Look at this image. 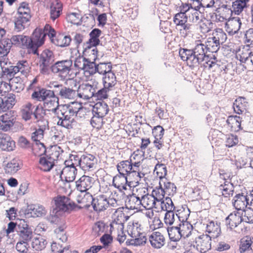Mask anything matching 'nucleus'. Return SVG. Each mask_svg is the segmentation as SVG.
Returning a JSON list of instances; mask_svg holds the SVG:
<instances>
[{"instance_id": "42", "label": "nucleus", "mask_w": 253, "mask_h": 253, "mask_svg": "<svg viewBox=\"0 0 253 253\" xmlns=\"http://www.w3.org/2000/svg\"><path fill=\"white\" fill-rule=\"evenodd\" d=\"M167 231L169 239L172 241H178L182 237L179 225L168 227Z\"/></svg>"}, {"instance_id": "28", "label": "nucleus", "mask_w": 253, "mask_h": 253, "mask_svg": "<svg viewBox=\"0 0 253 253\" xmlns=\"http://www.w3.org/2000/svg\"><path fill=\"white\" fill-rule=\"evenodd\" d=\"M15 142L5 133H0V148L4 151H11L15 147Z\"/></svg>"}, {"instance_id": "56", "label": "nucleus", "mask_w": 253, "mask_h": 253, "mask_svg": "<svg viewBox=\"0 0 253 253\" xmlns=\"http://www.w3.org/2000/svg\"><path fill=\"white\" fill-rule=\"evenodd\" d=\"M104 117L98 114H92V117L90 121V125L94 128H100L103 124Z\"/></svg>"}, {"instance_id": "55", "label": "nucleus", "mask_w": 253, "mask_h": 253, "mask_svg": "<svg viewBox=\"0 0 253 253\" xmlns=\"http://www.w3.org/2000/svg\"><path fill=\"white\" fill-rule=\"evenodd\" d=\"M154 172H156L157 175L162 179L167 174V167L164 164L158 163L155 167Z\"/></svg>"}, {"instance_id": "45", "label": "nucleus", "mask_w": 253, "mask_h": 253, "mask_svg": "<svg viewBox=\"0 0 253 253\" xmlns=\"http://www.w3.org/2000/svg\"><path fill=\"white\" fill-rule=\"evenodd\" d=\"M163 180L159 183V186L156 187L152 192L151 195L155 200V202H161L164 198L166 194L165 190L162 187Z\"/></svg>"}, {"instance_id": "60", "label": "nucleus", "mask_w": 253, "mask_h": 253, "mask_svg": "<svg viewBox=\"0 0 253 253\" xmlns=\"http://www.w3.org/2000/svg\"><path fill=\"white\" fill-rule=\"evenodd\" d=\"M45 110L40 105L35 106L34 109L33 116L37 121L39 120L44 118L45 115Z\"/></svg>"}, {"instance_id": "46", "label": "nucleus", "mask_w": 253, "mask_h": 253, "mask_svg": "<svg viewBox=\"0 0 253 253\" xmlns=\"http://www.w3.org/2000/svg\"><path fill=\"white\" fill-rule=\"evenodd\" d=\"M205 45L207 50L211 53L217 52L220 48V43L216 40L215 41L213 37L208 38Z\"/></svg>"}, {"instance_id": "9", "label": "nucleus", "mask_w": 253, "mask_h": 253, "mask_svg": "<svg viewBox=\"0 0 253 253\" xmlns=\"http://www.w3.org/2000/svg\"><path fill=\"white\" fill-rule=\"evenodd\" d=\"M101 34V31L98 28H95L90 32L89 40L83 44L84 54L88 53L90 51L95 53L98 52L96 46L100 43L99 37Z\"/></svg>"}, {"instance_id": "62", "label": "nucleus", "mask_w": 253, "mask_h": 253, "mask_svg": "<svg viewBox=\"0 0 253 253\" xmlns=\"http://www.w3.org/2000/svg\"><path fill=\"white\" fill-rule=\"evenodd\" d=\"M246 2L245 0H238L233 2L232 7L233 10L235 13H237L238 14L241 12L243 8L246 7Z\"/></svg>"}, {"instance_id": "20", "label": "nucleus", "mask_w": 253, "mask_h": 253, "mask_svg": "<svg viewBox=\"0 0 253 253\" xmlns=\"http://www.w3.org/2000/svg\"><path fill=\"white\" fill-rule=\"evenodd\" d=\"M211 238L207 234H203L196 238L195 243L197 250L205 253L211 249Z\"/></svg>"}, {"instance_id": "61", "label": "nucleus", "mask_w": 253, "mask_h": 253, "mask_svg": "<svg viewBox=\"0 0 253 253\" xmlns=\"http://www.w3.org/2000/svg\"><path fill=\"white\" fill-rule=\"evenodd\" d=\"M161 208L163 211H167L168 210H170L171 208V210H174L175 207L174 204L169 197H166L165 200L163 199L161 202Z\"/></svg>"}, {"instance_id": "3", "label": "nucleus", "mask_w": 253, "mask_h": 253, "mask_svg": "<svg viewBox=\"0 0 253 253\" xmlns=\"http://www.w3.org/2000/svg\"><path fill=\"white\" fill-rule=\"evenodd\" d=\"M7 59L5 58L0 59V66L4 76H8L9 77H11L14 76L16 74L20 72L22 75L26 76L30 72V65L26 60L18 61L15 66L10 65L11 63L9 62V65L10 66H7Z\"/></svg>"}, {"instance_id": "11", "label": "nucleus", "mask_w": 253, "mask_h": 253, "mask_svg": "<svg viewBox=\"0 0 253 253\" xmlns=\"http://www.w3.org/2000/svg\"><path fill=\"white\" fill-rule=\"evenodd\" d=\"M39 64L40 72L42 74H47L49 66L54 61L53 52L48 49H45L39 55Z\"/></svg>"}, {"instance_id": "21", "label": "nucleus", "mask_w": 253, "mask_h": 253, "mask_svg": "<svg viewBox=\"0 0 253 253\" xmlns=\"http://www.w3.org/2000/svg\"><path fill=\"white\" fill-rule=\"evenodd\" d=\"M243 211H235L231 213L226 218L225 222L227 227L231 229L236 227L243 220Z\"/></svg>"}, {"instance_id": "6", "label": "nucleus", "mask_w": 253, "mask_h": 253, "mask_svg": "<svg viewBox=\"0 0 253 253\" xmlns=\"http://www.w3.org/2000/svg\"><path fill=\"white\" fill-rule=\"evenodd\" d=\"M4 45L3 53L2 55V58H5L10 52L12 45L19 47L22 48H27L30 52L29 42H28V36L23 35H13L7 41L3 42Z\"/></svg>"}, {"instance_id": "18", "label": "nucleus", "mask_w": 253, "mask_h": 253, "mask_svg": "<svg viewBox=\"0 0 253 253\" xmlns=\"http://www.w3.org/2000/svg\"><path fill=\"white\" fill-rule=\"evenodd\" d=\"M94 90V82L92 84H83L79 86L77 90V96L84 100H88L90 98L93 99Z\"/></svg>"}, {"instance_id": "59", "label": "nucleus", "mask_w": 253, "mask_h": 253, "mask_svg": "<svg viewBox=\"0 0 253 253\" xmlns=\"http://www.w3.org/2000/svg\"><path fill=\"white\" fill-rule=\"evenodd\" d=\"M251 238L246 237V238L241 239L240 245V251L241 253L251 250Z\"/></svg>"}, {"instance_id": "44", "label": "nucleus", "mask_w": 253, "mask_h": 253, "mask_svg": "<svg viewBox=\"0 0 253 253\" xmlns=\"http://www.w3.org/2000/svg\"><path fill=\"white\" fill-rule=\"evenodd\" d=\"M117 170L119 173L126 175L132 170L131 160L122 161L117 165Z\"/></svg>"}, {"instance_id": "57", "label": "nucleus", "mask_w": 253, "mask_h": 253, "mask_svg": "<svg viewBox=\"0 0 253 253\" xmlns=\"http://www.w3.org/2000/svg\"><path fill=\"white\" fill-rule=\"evenodd\" d=\"M83 18H84V17H82L80 14L75 12L71 13L67 16L68 21L71 23L77 25H81Z\"/></svg>"}, {"instance_id": "54", "label": "nucleus", "mask_w": 253, "mask_h": 253, "mask_svg": "<svg viewBox=\"0 0 253 253\" xmlns=\"http://www.w3.org/2000/svg\"><path fill=\"white\" fill-rule=\"evenodd\" d=\"M190 211L188 207H182L181 209L177 211L176 215L180 222L187 221L189 216Z\"/></svg>"}, {"instance_id": "38", "label": "nucleus", "mask_w": 253, "mask_h": 253, "mask_svg": "<svg viewBox=\"0 0 253 253\" xmlns=\"http://www.w3.org/2000/svg\"><path fill=\"white\" fill-rule=\"evenodd\" d=\"M50 8V18L54 21L60 16L62 13V4L58 0H55L51 4Z\"/></svg>"}, {"instance_id": "24", "label": "nucleus", "mask_w": 253, "mask_h": 253, "mask_svg": "<svg viewBox=\"0 0 253 253\" xmlns=\"http://www.w3.org/2000/svg\"><path fill=\"white\" fill-rule=\"evenodd\" d=\"M93 178L86 175L82 176L76 182V186L81 192H85L92 187Z\"/></svg>"}, {"instance_id": "14", "label": "nucleus", "mask_w": 253, "mask_h": 253, "mask_svg": "<svg viewBox=\"0 0 253 253\" xmlns=\"http://www.w3.org/2000/svg\"><path fill=\"white\" fill-rule=\"evenodd\" d=\"M44 130L38 128L32 133V139L36 142V145L33 148V153L35 156H41L45 155L46 149L43 143L40 142V140L43 137Z\"/></svg>"}, {"instance_id": "27", "label": "nucleus", "mask_w": 253, "mask_h": 253, "mask_svg": "<svg viewBox=\"0 0 253 253\" xmlns=\"http://www.w3.org/2000/svg\"><path fill=\"white\" fill-rule=\"evenodd\" d=\"M139 191L140 193H144V195H140L141 205L145 209H150L155 206V200L151 195L148 194L147 189L141 188L139 189Z\"/></svg>"}, {"instance_id": "33", "label": "nucleus", "mask_w": 253, "mask_h": 253, "mask_svg": "<svg viewBox=\"0 0 253 253\" xmlns=\"http://www.w3.org/2000/svg\"><path fill=\"white\" fill-rule=\"evenodd\" d=\"M179 5L178 9V11L179 12L176 13L174 18H173V22L177 26H178L180 24H184L187 22L188 21V17L186 14V13L188 12L187 10L185 9H183L184 7L181 4Z\"/></svg>"}, {"instance_id": "51", "label": "nucleus", "mask_w": 253, "mask_h": 253, "mask_svg": "<svg viewBox=\"0 0 253 253\" xmlns=\"http://www.w3.org/2000/svg\"><path fill=\"white\" fill-rule=\"evenodd\" d=\"M220 189L222 190V195L225 197L232 196L234 192L233 184L230 182L225 181L224 185H220Z\"/></svg>"}, {"instance_id": "39", "label": "nucleus", "mask_w": 253, "mask_h": 253, "mask_svg": "<svg viewBox=\"0 0 253 253\" xmlns=\"http://www.w3.org/2000/svg\"><path fill=\"white\" fill-rule=\"evenodd\" d=\"M103 76L102 79L103 86L111 90L112 87L117 84L116 77L115 74L111 71Z\"/></svg>"}, {"instance_id": "13", "label": "nucleus", "mask_w": 253, "mask_h": 253, "mask_svg": "<svg viewBox=\"0 0 253 253\" xmlns=\"http://www.w3.org/2000/svg\"><path fill=\"white\" fill-rule=\"evenodd\" d=\"M56 210L52 208L50 210V214L47 218L49 222L55 224L54 230L55 233H63L67 226L65 220L59 217L61 213Z\"/></svg>"}, {"instance_id": "37", "label": "nucleus", "mask_w": 253, "mask_h": 253, "mask_svg": "<svg viewBox=\"0 0 253 253\" xmlns=\"http://www.w3.org/2000/svg\"><path fill=\"white\" fill-rule=\"evenodd\" d=\"M139 194L136 195L132 194L128 198V201L126 202V206L127 208L130 210H138L142 203Z\"/></svg>"}, {"instance_id": "4", "label": "nucleus", "mask_w": 253, "mask_h": 253, "mask_svg": "<svg viewBox=\"0 0 253 253\" xmlns=\"http://www.w3.org/2000/svg\"><path fill=\"white\" fill-rule=\"evenodd\" d=\"M55 83H52L53 86ZM33 99L38 101H43L47 100L44 102V104L47 106H54L59 103V98L57 96L56 92L54 91V87L52 90H49L40 86L36 87L33 93L31 95Z\"/></svg>"}, {"instance_id": "19", "label": "nucleus", "mask_w": 253, "mask_h": 253, "mask_svg": "<svg viewBox=\"0 0 253 253\" xmlns=\"http://www.w3.org/2000/svg\"><path fill=\"white\" fill-rule=\"evenodd\" d=\"M70 161H65V167L61 172V176L63 175L66 182H70L73 181L77 173V169L75 167V164H70Z\"/></svg>"}, {"instance_id": "35", "label": "nucleus", "mask_w": 253, "mask_h": 253, "mask_svg": "<svg viewBox=\"0 0 253 253\" xmlns=\"http://www.w3.org/2000/svg\"><path fill=\"white\" fill-rule=\"evenodd\" d=\"M149 241L152 246L157 249L161 248L165 244V238L159 232L153 233L150 236Z\"/></svg>"}, {"instance_id": "36", "label": "nucleus", "mask_w": 253, "mask_h": 253, "mask_svg": "<svg viewBox=\"0 0 253 253\" xmlns=\"http://www.w3.org/2000/svg\"><path fill=\"white\" fill-rule=\"evenodd\" d=\"M109 111V107L106 102L100 101L95 104L92 109V114H98L105 117Z\"/></svg>"}, {"instance_id": "49", "label": "nucleus", "mask_w": 253, "mask_h": 253, "mask_svg": "<svg viewBox=\"0 0 253 253\" xmlns=\"http://www.w3.org/2000/svg\"><path fill=\"white\" fill-rule=\"evenodd\" d=\"M47 243V241L42 237H35L32 241V247L37 251L43 250Z\"/></svg>"}, {"instance_id": "17", "label": "nucleus", "mask_w": 253, "mask_h": 253, "mask_svg": "<svg viewBox=\"0 0 253 253\" xmlns=\"http://www.w3.org/2000/svg\"><path fill=\"white\" fill-rule=\"evenodd\" d=\"M97 162V158L93 155L84 154L80 157L79 167L84 171H89L95 168Z\"/></svg>"}, {"instance_id": "26", "label": "nucleus", "mask_w": 253, "mask_h": 253, "mask_svg": "<svg viewBox=\"0 0 253 253\" xmlns=\"http://www.w3.org/2000/svg\"><path fill=\"white\" fill-rule=\"evenodd\" d=\"M126 175L128 181V186L130 187H134L139 184L141 178L144 176V174L132 170Z\"/></svg>"}, {"instance_id": "23", "label": "nucleus", "mask_w": 253, "mask_h": 253, "mask_svg": "<svg viewBox=\"0 0 253 253\" xmlns=\"http://www.w3.org/2000/svg\"><path fill=\"white\" fill-rule=\"evenodd\" d=\"M250 197L243 193L236 194L232 200V204L236 210L242 211L249 205Z\"/></svg>"}, {"instance_id": "1", "label": "nucleus", "mask_w": 253, "mask_h": 253, "mask_svg": "<svg viewBox=\"0 0 253 253\" xmlns=\"http://www.w3.org/2000/svg\"><path fill=\"white\" fill-rule=\"evenodd\" d=\"M207 51L205 44L199 43H197L191 49L180 48L179 54L181 59L186 61L187 64L189 67H197L205 60L209 58V56L206 54Z\"/></svg>"}, {"instance_id": "15", "label": "nucleus", "mask_w": 253, "mask_h": 253, "mask_svg": "<svg viewBox=\"0 0 253 253\" xmlns=\"http://www.w3.org/2000/svg\"><path fill=\"white\" fill-rule=\"evenodd\" d=\"M54 87L57 96H60L62 99H73L77 96V90L65 86L62 84L55 83Z\"/></svg>"}, {"instance_id": "30", "label": "nucleus", "mask_w": 253, "mask_h": 253, "mask_svg": "<svg viewBox=\"0 0 253 253\" xmlns=\"http://www.w3.org/2000/svg\"><path fill=\"white\" fill-rule=\"evenodd\" d=\"M110 90L104 86H103V87H101L99 86L98 83L94 82L93 99L103 101V100L108 98V93Z\"/></svg>"}, {"instance_id": "64", "label": "nucleus", "mask_w": 253, "mask_h": 253, "mask_svg": "<svg viewBox=\"0 0 253 253\" xmlns=\"http://www.w3.org/2000/svg\"><path fill=\"white\" fill-rule=\"evenodd\" d=\"M244 215H243V222H246L248 223H253V210L249 209L246 210H243Z\"/></svg>"}, {"instance_id": "43", "label": "nucleus", "mask_w": 253, "mask_h": 253, "mask_svg": "<svg viewBox=\"0 0 253 253\" xmlns=\"http://www.w3.org/2000/svg\"><path fill=\"white\" fill-rule=\"evenodd\" d=\"M81 107L79 108H76L73 106L69 105H59V108L61 110L60 114L65 113L66 116L73 117L79 111L80 109H81Z\"/></svg>"}, {"instance_id": "2", "label": "nucleus", "mask_w": 253, "mask_h": 253, "mask_svg": "<svg viewBox=\"0 0 253 253\" xmlns=\"http://www.w3.org/2000/svg\"><path fill=\"white\" fill-rule=\"evenodd\" d=\"M55 30L49 25L46 24L43 29L37 28L32 36L28 37L29 42L30 52L34 54L38 55V48L44 42L45 38L48 36L51 41V38L55 37Z\"/></svg>"}, {"instance_id": "16", "label": "nucleus", "mask_w": 253, "mask_h": 253, "mask_svg": "<svg viewBox=\"0 0 253 253\" xmlns=\"http://www.w3.org/2000/svg\"><path fill=\"white\" fill-rule=\"evenodd\" d=\"M15 95L12 93L0 92V110L3 112L12 108L15 104Z\"/></svg>"}, {"instance_id": "41", "label": "nucleus", "mask_w": 253, "mask_h": 253, "mask_svg": "<svg viewBox=\"0 0 253 253\" xmlns=\"http://www.w3.org/2000/svg\"><path fill=\"white\" fill-rule=\"evenodd\" d=\"M181 4L183 6V9L185 8L188 12L202 9L201 0H187L186 2H181Z\"/></svg>"}, {"instance_id": "34", "label": "nucleus", "mask_w": 253, "mask_h": 253, "mask_svg": "<svg viewBox=\"0 0 253 253\" xmlns=\"http://www.w3.org/2000/svg\"><path fill=\"white\" fill-rule=\"evenodd\" d=\"M35 105L31 102L24 104L21 108V116L24 121L30 120L33 116Z\"/></svg>"}, {"instance_id": "5", "label": "nucleus", "mask_w": 253, "mask_h": 253, "mask_svg": "<svg viewBox=\"0 0 253 253\" xmlns=\"http://www.w3.org/2000/svg\"><path fill=\"white\" fill-rule=\"evenodd\" d=\"M31 18V10L28 3L22 2L17 9V15L14 21V30L18 32L23 30L28 25V23Z\"/></svg>"}, {"instance_id": "32", "label": "nucleus", "mask_w": 253, "mask_h": 253, "mask_svg": "<svg viewBox=\"0 0 253 253\" xmlns=\"http://www.w3.org/2000/svg\"><path fill=\"white\" fill-rule=\"evenodd\" d=\"M206 232L210 235H208L212 238H216L219 236L221 233L220 223L213 221H210L206 226Z\"/></svg>"}, {"instance_id": "8", "label": "nucleus", "mask_w": 253, "mask_h": 253, "mask_svg": "<svg viewBox=\"0 0 253 253\" xmlns=\"http://www.w3.org/2000/svg\"><path fill=\"white\" fill-rule=\"evenodd\" d=\"M59 147L57 146H51L50 148L51 153L40 158L39 163L41 165L40 168L44 171H49L54 166V161L58 159L60 152Z\"/></svg>"}, {"instance_id": "58", "label": "nucleus", "mask_w": 253, "mask_h": 253, "mask_svg": "<svg viewBox=\"0 0 253 253\" xmlns=\"http://www.w3.org/2000/svg\"><path fill=\"white\" fill-rule=\"evenodd\" d=\"M213 37L215 40L217 41L219 43L222 44L227 39L226 34L221 29H217L215 32L213 33Z\"/></svg>"}, {"instance_id": "7", "label": "nucleus", "mask_w": 253, "mask_h": 253, "mask_svg": "<svg viewBox=\"0 0 253 253\" xmlns=\"http://www.w3.org/2000/svg\"><path fill=\"white\" fill-rule=\"evenodd\" d=\"M73 65L72 60L71 59L58 61L52 64L50 67L51 72L61 80H65L70 75L72 71Z\"/></svg>"}, {"instance_id": "29", "label": "nucleus", "mask_w": 253, "mask_h": 253, "mask_svg": "<svg viewBox=\"0 0 253 253\" xmlns=\"http://www.w3.org/2000/svg\"><path fill=\"white\" fill-rule=\"evenodd\" d=\"M113 186L119 189L120 191L122 192L127 189L128 186V181L126 180V175L123 174L122 173H119L113 179Z\"/></svg>"}, {"instance_id": "50", "label": "nucleus", "mask_w": 253, "mask_h": 253, "mask_svg": "<svg viewBox=\"0 0 253 253\" xmlns=\"http://www.w3.org/2000/svg\"><path fill=\"white\" fill-rule=\"evenodd\" d=\"M182 237H188L191 234L193 226L188 221L180 222L178 224Z\"/></svg>"}, {"instance_id": "53", "label": "nucleus", "mask_w": 253, "mask_h": 253, "mask_svg": "<svg viewBox=\"0 0 253 253\" xmlns=\"http://www.w3.org/2000/svg\"><path fill=\"white\" fill-rule=\"evenodd\" d=\"M71 38L69 36H61L58 39L51 38V42L56 45L64 47L69 45L71 42Z\"/></svg>"}, {"instance_id": "12", "label": "nucleus", "mask_w": 253, "mask_h": 253, "mask_svg": "<svg viewBox=\"0 0 253 253\" xmlns=\"http://www.w3.org/2000/svg\"><path fill=\"white\" fill-rule=\"evenodd\" d=\"M16 233L19 240L31 242L34 233L32 228L25 219H20L19 226L17 227Z\"/></svg>"}, {"instance_id": "52", "label": "nucleus", "mask_w": 253, "mask_h": 253, "mask_svg": "<svg viewBox=\"0 0 253 253\" xmlns=\"http://www.w3.org/2000/svg\"><path fill=\"white\" fill-rule=\"evenodd\" d=\"M95 61H91V59L88 58L84 69V74L88 75H93L96 73V65Z\"/></svg>"}, {"instance_id": "63", "label": "nucleus", "mask_w": 253, "mask_h": 253, "mask_svg": "<svg viewBox=\"0 0 253 253\" xmlns=\"http://www.w3.org/2000/svg\"><path fill=\"white\" fill-rule=\"evenodd\" d=\"M33 217H39L45 215L46 211L44 208L41 205H33Z\"/></svg>"}, {"instance_id": "10", "label": "nucleus", "mask_w": 253, "mask_h": 253, "mask_svg": "<svg viewBox=\"0 0 253 253\" xmlns=\"http://www.w3.org/2000/svg\"><path fill=\"white\" fill-rule=\"evenodd\" d=\"M54 201L55 205L52 208L60 213L74 210L75 202L66 196H58L54 198Z\"/></svg>"}, {"instance_id": "48", "label": "nucleus", "mask_w": 253, "mask_h": 253, "mask_svg": "<svg viewBox=\"0 0 253 253\" xmlns=\"http://www.w3.org/2000/svg\"><path fill=\"white\" fill-rule=\"evenodd\" d=\"M112 68L111 62H100L96 65V73L104 75L112 71Z\"/></svg>"}, {"instance_id": "40", "label": "nucleus", "mask_w": 253, "mask_h": 253, "mask_svg": "<svg viewBox=\"0 0 253 253\" xmlns=\"http://www.w3.org/2000/svg\"><path fill=\"white\" fill-rule=\"evenodd\" d=\"M245 100V98L240 97L233 103V108L236 114H242L246 112L247 102Z\"/></svg>"}, {"instance_id": "47", "label": "nucleus", "mask_w": 253, "mask_h": 253, "mask_svg": "<svg viewBox=\"0 0 253 253\" xmlns=\"http://www.w3.org/2000/svg\"><path fill=\"white\" fill-rule=\"evenodd\" d=\"M191 15L189 16V21L193 23H199L202 21L204 17L203 13L204 10L203 9H199L196 10H190Z\"/></svg>"}, {"instance_id": "22", "label": "nucleus", "mask_w": 253, "mask_h": 253, "mask_svg": "<svg viewBox=\"0 0 253 253\" xmlns=\"http://www.w3.org/2000/svg\"><path fill=\"white\" fill-rule=\"evenodd\" d=\"M107 198L104 195H100L95 198L92 197L91 205L96 212L103 211L108 208Z\"/></svg>"}, {"instance_id": "31", "label": "nucleus", "mask_w": 253, "mask_h": 253, "mask_svg": "<svg viewBox=\"0 0 253 253\" xmlns=\"http://www.w3.org/2000/svg\"><path fill=\"white\" fill-rule=\"evenodd\" d=\"M22 166V163L20 159L14 158L6 164L5 171L6 173L13 174L20 169Z\"/></svg>"}, {"instance_id": "25", "label": "nucleus", "mask_w": 253, "mask_h": 253, "mask_svg": "<svg viewBox=\"0 0 253 253\" xmlns=\"http://www.w3.org/2000/svg\"><path fill=\"white\" fill-rule=\"evenodd\" d=\"M92 196L89 194H85L84 197L78 196L77 198V202L79 205L75 203L74 211L83 209H88L92 203Z\"/></svg>"}]
</instances>
